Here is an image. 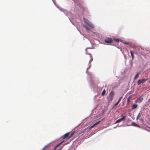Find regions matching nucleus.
<instances>
[{"mask_svg":"<svg viewBox=\"0 0 150 150\" xmlns=\"http://www.w3.org/2000/svg\"><path fill=\"white\" fill-rule=\"evenodd\" d=\"M139 73H138L136 74L135 76V77L134 78V79H136L139 76Z\"/></svg>","mask_w":150,"mask_h":150,"instance_id":"obj_17","label":"nucleus"},{"mask_svg":"<svg viewBox=\"0 0 150 150\" xmlns=\"http://www.w3.org/2000/svg\"><path fill=\"white\" fill-rule=\"evenodd\" d=\"M64 142V141H62L61 142H60L59 144H57L56 146L55 147V149H56L61 144H62L63 142Z\"/></svg>","mask_w":150,"mask_h":150,"instance_id":"obj_13","label":"nucleus"},{"mask_svg":"<svg viewBox=\"0 0 150 150\" xmlns=\"http://www.w3.org/2000/svg\"><path fill=\"white\" fill-rule=\"evenodd\" d=\"M105 92H106V91H105V90H103V92L102 93L101 95L102 96H104L105 95Z\"/></svg>","mask_w":150,"mask_h":150,"instance_id":"obj_16","label":"nucleus"},{"mask_svg":"<svg viewBox=\"0 0 150 150\" xmlns=\"http://www.w3.org/2000/svg\"><path fill=\"white\" fill-rule=\"evenodd\" d=\"M140 120L142 121V122H143L144 121V120H143V119H140Z\"/></svg>","mask_w":150,"mask_h":150,"instance_id":"obj_27","label":"nucleus"},{"mask_svg":"<svg viewBox=\"0 0 150 150\" xmlns=\"http://www.w3.org/2000/svg\"><path fill=\"white\" fill-rule=\"evenodd\" d=\"M101 121H99L98 122H96V123H95L93 125H92V126H91L90 128V129H91L93 127H95L96 125H98V124H99L100 122Z\"/></svg>","mask_w":150,"mask_h":150,"instance_id":"obj_6","label":"nucleus"},{"mask_svg":"<svg viewBox=\"0 0 150 150\" xmlns=\"http://www.w3.org/2000/svg\"><path fill=\"white\" fill-rule=\"evenodd\" d=\"M83 21L84 23L87 25L90 22L88 19L85 18H83Z\"/></svg>","mask_w":150,"mask_h":150,"instance_id":"obj_9","label":"nucleus"},{"mask_svg":"<svg viewBox=\"0 0 150 150\" xmlns=\"http://www.w3.org/2000/svg\"><path fill=\"white\" fill-rule=\"evenodd\" d=\"M119 103H118V102H117V103L115 104V105L116 106Z\"/></svg>","mask_w":150,"mask_h":150,"instance_id":"obj_26","label":"nucleus"},{"mask_svg":"<svg viewBox=\"0 0 150 150\" xmlns=\"http://www.w3.org/2000/svg\"><path fill=\"white\" fill-rule=\"evenodd\" d=\"M130 52L132 56V59H133L134 58V52L133 51H130Z\"/></svg>","mask_w":150,"mask_h":150,"instance_id":"obj_12","label":"nucleus"},{"mask_svg":"<svg viewBox=\"0 0 150 150\" xmlns=\"http://www.w3.org/2000/svg\"><path fill=\"white\" fill-rule=\"evenodd\" d=\"M84 26L86 28V29L87 28H88V27L86 25H84Z\"/></svg>","mask_w":150,"mask_h":150,"instance_id":"obj_23","label":"nucleus"},{"mask_svg":"<svg viewBox=\"0 0 150 150\" xmlns=\"http://www.w3.org/2000/svg\"><path fill=\"white\" fill-rule=\"evenodd\" d=\"M76 4H77L79 6H80V4H79V1L78 0H73Z\"/></svg>","mask_w":150,"mask_h":150,"instance_id":"obj_14","label":"nucleus"},{"mask_svg":"<svg viewBox=\"0 0 150 150\" xmlns=\"http://www.w3.org/2000/svg\"><path fill=\"white\" fill-rule=\"evenodd\" d=\"M122 97H120V98H119V99L118 100V101H117V102H118V103H119L120 102V101H121V99H122Z\"/></svg>","mask_w":150,"mask_h":150,"instance_id":"obj_20","label":"nucleus"},{"mask_svg":"<svg viewBox=\"0 0 150 150\" xmlns=\"http://www.w3.org/2000/svg\"><path fill=\"white\" fill-rule=\"evenodd\" d=\"M121 117H122L121 119L122 120H125V116L123 115H121Z\"/></svg>","mask_w":150,"mask_h":150,"instance_id":"obj_18","label":"nucleus"},{"mask_svg":"<svg viewBox=\"0 0 150 150\" xmlns=\"http://www.w3.org/2000/svg\"><path fill=\"white\" fill-rule=\"evenodd\" d=\"M114 95V92L113 91H112L110 93L109 96L108 98V100L109 101H111L113 100Z\"/></svg>","mask_w":150,"mask_h":150,"instance_id":"obj_2","label":"nucleus"},{"mask_svg":"<svg viewBox=\"0 0 150 150\" xmlns=\"http://www.w3.org/2000/svg\"><path fill=\"white\" fill-rule=\"evenodd\" d=\"M124 43V44H127V45H129V43L128 42H125Z\"/></svg>","mask_w":150,"mask_h":150,"instance_id":"obj_21","label":"nucleus"},{"mask_svg":"<svg viewBox=\"0 0 150 150\" xmlns=\"http://www.w3.org/2000/svg\"><path fill=\"white\" fill-rule=\"evenodd\" d=\"M69 143V142H67L66 144L65 145H66V144H68Z\"/></svg>","mask_w":150,"mask_h":150,"instance_id":"obj_28","label":"nucleus"},{"mask_svg":"<svg viewBox=\"0 0 150 150\" xmlns=\"http://www.w3.org/2000/svg\"><path fill=\"white\" fill-rule=\"evenodd\" d=\"M45 147H47V146H45Z\"/></svg>","mask_w":150,"mask_h":150,"instance_id":"obj_30","label":"nucleus"},{"mask_svg":"<svg viewBox=\"0 0 150 150\" xmlns=\"http://www.w3.org/2000/svg\"><path fill=\"white\" fill-rule=\"evenodd\" d=\"M61 150V149H59V150Z\"/></svg>","mask_w":150,"mask_h":150,"instance_id":"obj_29","label":"nucleus"},{"mask_svg":"<svg viewBox=\"0 0 150 150\" xmlns=\"http://www.w3.org/2000/svg\"><path fill=\"white\" fill-rule=\"evenodd\" d=\"M122 120L121 118L117 120L115 122V123H117L120 122H121V121H122Z\"/></svg>","mask_w":150,"mask_h":150,"instance_id":"obj_15","label":"nucleus"},{"mask_svg":"<svg viewBox=\"0 0 150 150\" xmlns=\"http://www.w3.org/2000/svg\"><path fill=\"white\" fill-rule=\"evenodd\" d=\"M148 79H142L138 80L137 83L138 85H139L141 83H145V82L148 80Z\"/></svg>","mask_w":150,"mask_h":150,"instance_id":"obj_3","label":"nucleus"},{"mask_svg":"<svg viewBox=\"0 0 150 150\" xmlns=\"http://www.w3.org/2000/svg\"><path fill=\"white\" fill-rule=\"evenodd\" d=\"M143 100V98L141 97H140L137 99L135 102L140 103Z\"/></svg>","mask_w":150,"mask_h":150,"instance_id":"obj_5","label":"nucleus"},{"mask_svg":"<svg viewBox=\"0 0 150 150\" xmlns=\"http://www.w3.org/2000/svg\"><path fill=\"white\" fill-rule=\"evenodd\" d=\"M105 42L107 44L112 43L113 42V40L111 38H108L105 40Z\"/></svg>","mask_w":150,"mask_h":150,"instance_id":"obj_4","label":"nucleus"},{"mask_svg":"<svg viewBox=\"0 0 150 150\" xmlns=\"http://www.w3.org/2000/svg\"><path fill=\"white\" fill-rule=\"evenodd\" d=\"M138 105L137 104H133L132 107V109H134L137 108Z\"/></svg>","mask_w":150,"mask_h":150,"instance_id":"obj_10","label":"nucleus"},{"mask_svg":"<svg viewBox=\"0 0 150 150\" xmlns=\"http://www.w3.org/2000/svg\"><path fill=\"white\" fill-rule=\"evenodd\" d=\"M86 30H90V28H87L86 29Z\"/></svg>","mask_w":150,"mask_h":150,"instance_id":"obj_25","label":"nucleus"},{"mask_svg":"<svg viewBox=\"0 0 150 150\" xmlns=\"http://www.w3.org/2000/svg\"><path fill=\"white\" fill-rule=\"evenodd\" d=\"M139 116H140V114L139 113V114L137 116V118H137V119H138V117H139Z\"/></svg>","mask_w":150,"mask_h":150,"instance_id":"obj_22","label":"nucleus"},{"mask_svg":"<svg viewBox=\"0 0 150 150\" xmlns=\"http://www.w3.org/2000/svg\"><path fill=\"white\" fill-rule=\"evenodd\" d=\"M89 54L90 56V57L91 58V59L90 60L89 63H91L93 60V59L92 56V55L91 54Z\"/></svg>","mask_w":150,"mask_h":150,"instance_id":"obj_11","label":"nucleus"},{"mask_svg":"<svg viewBox=\"0 0 150 150\" xmlns=\"http://www.w3.org/2000/svg\"><path fill=\"white\" fill-rule=\"evenodd\" d=\"M84 26L86 28V29L87 28H88V27L86 25H84Z\"/></svg>","mask_w":150,"mask_h":150,"instance_id":"obj_24","label":"nucleus"},{"mask_svg":"<svg viewBox=\"0 0 150 150\" xmlns=\"http://www.w3.org/2000/svg\"><path fill=\"white\" fill-rule=\"evenodd\" d=\"M114 40L117 42H119V39H114Z\"/></svg>","mask_w":150,"mask_h":150,"instance_id":"obj_19","label":"nucleus"},{"mask_svg":"<svg viewBox=\"0 0 150 150\" xmlns=\"http://www.w3.org/2000/svg\"><path fill=\"white\" fill-rule=\"evenodd\" d=\"M87 25L92 28H93L94 27V25L90 22H89Z\"/></svg>","mask_w":150,"mask_h":150,"instance_id":"obj_7","label":"nucleus"},{"mask_svg":"<svg viewBox=\"0 0 150 150\" xmlns=\"http://www.w3.org/2000/svg\"><path fill=\"white\" fill-rule=\"evenodd\" d=\"M74 132H72L70 135V133L68 132L64 134L62 137V139H69L74 134Z\"/></svg>","mask_w":150,"mask_h":150,"instance_id":"obj_1","label":"nucleus"},{"mask_svg":"<svg viewBox=\"0 0 150 150\" xmlns=\"http://www.w3.org/2000/svg\"><path fill=\"white\" fill-rule=\"evenodd\" d=\"M132 125H133V126H136V127H140V126L139 125H138V124H136V123L134 122H132Z\"/></svg>","mask_w":150,"mask_h":150,"instance_id":"obj_8","label":"nucleus"}]
</instances>
